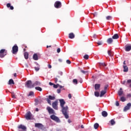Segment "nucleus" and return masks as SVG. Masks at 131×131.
<instances>
[{"instance_id": "1", "label": "nucleus", "mask_w": 131, "mask_h": 131, "mask_svg": "<svg viewBox=\"0 0 131 131\" xmlns=\"http://www.w3.org/2000/svg\"><path fill=\"white\" fill-rule=\"evenodd\" d=\"M61 112L63 114L65 118L68 119L69 118V115H68V106H62L61 107Z\"/></svg>"}, {"instance_id": "2", "label": "nucleus", "mask_w": 131, "mask_h": 131, "mask_svg": "<svg viewBox=\"0 0 131 131\" xmlns=\"http://www.w3.org/2000/svg\"><path fill=\"white\" fill-rule=\"evenodd\" d=\"M25 86H26V88H28V89H32L34 88L33 83H32V81H31V80L27 81L25 83Z\"/></svg>"}, {"instance_id": "3", "label": "nucleus", "mask_w": 131, "mask_h": 131, "mask_svg": "<svg viewBox=\"0 0 131 131\" xmlns=\"http://www.w3.org/2000/svg\"><path fill=\"white\" fill-rule=\"evenodd\" d=\"M7 51L6 49H1L0 50V58H5L7 56Z\"/></svg>"}, {"instance_id": "4", "label": "nucleus", "mask_w": 131, "mask_h": 131, "mask_svg": "<svg viewBox=\"0 0 131 131\" xmlns=\"http://www.w3.org/2000/svg\"><path fill=\"white\" fill-rule=\"evenodd\" d=\"M50 118L52 120H54V121H55L56 122H57L58 123L61 122L60 119L58 117L56 116L55 115H52L50 116Z\"/></svg>"}, {"instance_id": "5", "label": "nucleus", "mask_w": 131, "mask_h": 131, "mask_svg": "<svg viewBox=\"0 0 131 131\" xmlns=\"http://www.w3.org/2000/svg\"><path fill=\"white\" fill-rule=\"evenodd\" d=\"M18 46H17V45H15L12 47V54H14V55H16L17 53H18Z\"/></svg>"}, {"instance_id": "6", "label": "nucleus", "mask_w": 131, "mask_h": 131, "mask_svg": "<svg viewBox=\"0 0 131 131\" xmlns=\"http://www.w3.org/2000/svg\"><path fill=\"white\" fill-rule=\"evenodd\" d=\"M55 99H56L55 96H52L51 95H49L48 96V98L46 99V101H47L48 104H49V105H52V103L51 102V100H55Z\"/></svg>"}, {"instance_id": "7", "label": "nucleus", "mask_w": 131, "mask_h": 131, "mask_svg": "<svg viewBox=\"0 0 131 131\" xmlns=\"http://www.w3.org/2000/svg\"><path fill=\"white\" fill-rule=\"evenodd\" d=\"M32 117V114L30 112H28L26 114L25 118L27 120H30Z\"/></svg>"}, {"instance_id": "8", "label": "nucleus", "mask_w": 131, "mask_h": 131, "mask_svg": "<svg viewBox=\"0 0 131 131\" xmlns=\"http://www.w3.org/2000/svg\"><path fill=\"white\" fill-rule=\"evenodd\" d=\"M18 130L19 131H26L27 128L26 126H24V125L20 124L18 126Z\"/></svg>"}, {"instance_id": "9", "label": "nucleus", "mask_w": 131, "mask_h": 131, "mask_svg": "<svg viewBox=\"0 0 131 131\" xmlns=\"http://www.w3.org/2000/svg\"><path fill=\"white\" fill-rule=\"evenodd\" d=\"M54 7L56 9H59V8H61L62 7V4L60 1H56L54 4Z\"/></svg>"}, {"instance_id": "10", "label": "nucleus", "mask_w": 131, "mask_h": 131, "mask_svg": "<svg viewBox=\"0 0 131 131\" xmlns=\"http://www.w3.org/2000/svg\"><path fill=\"white\" fill-rule=\"evenodd\" d=\"M130 107H131V103H127L126 106H125L123 109L124 112H126L127 110H129L130 109Z\"/></svg>"}, {"instance_id": "11", "label": "nucleus", "mask_w": 131, "mask_h": 131, "mask_svg": "<svg viewBox=\"0 0 131 131\" xmlns=\"http://www.w3.org/2000/svg\"><path fill=\"white\" fill-rule=\"evenodd\" d=\"M47 110L50 114H55V111H54L53 108H51V107L47 106Z\"/></svg>"}, {"instance_id": "12", "label": "nucleus", "mask_w": 131, "mask_h": 131, "mask_svg": "<svg viewBox=\"0 0 131 131\" xmlns=\"http://www.w3.org/2000/svg\"><path fill=\"white\" fill-rule=\"evenodd\" d=\"M35 127H38V128H40V129H42L43 128V125L41 123H37L35 124Z\"/></svg>"}, {"instance_id": "13", "label": "nucleus", "mask_w": 131, "mask_h": 131, "mask_svg": "<svg viewBox=\"0 0 131 131\" xmlns=\"http://www.w3.org/2000/svg\"><path fill=\"white\" fill-rule=\"evenodd\" d=\"M129 83H131V79H129L127 81H123L122 82V84H124L126 86H128V85H129Z\"/></svg>"}, {"instance_id": "14", "label": "nucleus", "mask_w": 131, "mask_h": 131, "mask_svg": "<svg viewBox=\"0 0 131 131\" xmlns=\"http://www.w3.org/2000/svg\"><path fill=\"white\" fill-rule=\"evenodd\" d=\"M52 107L55 110H58V101H56L52 103Z\"/></svg>"}, {"instance_id": "15", "label": "nucleus", "mask_w": 131, "mask_h": 131, "mask_svg": "<svg viewBox=\"0 0 131 131\" xmlns=\"http://www.w3.org/2000/svg\"><path fill=\"white\" fill-rule=\"evenodd\" d=\"M63 75V73L60 72L59 73L58 75H57L56 77L55 78V83H57L58 82V78H60V76H62Z\"/></svg>"}, {"instance_id": "16", "label": "nucleus", "mask_w": 131, "mask_h": 131, "mask_svg": "<svg viewBox=\"0 0 131 131\" xmlns=\"http://www.w3.org/2000/svg\"><path fill=\"white\" fill-rule=\"evenodd\" d=\"M59 103L60 104V107H64V105L66 104V102H65V100L64 99H59Z\"/></svg>"}, {"instance_id": "17", "label": "nucleus", "mask_w": 131, "mask_h": 131, "mask_svg": "<svg viewBox=\"0 0 131 131\" xmlns=\"http://www.w3.org/2000/svg\"><path fill=\"white\" fill-rule=\"evenodd\" d=\"M131 50V45H126L125 47V51L126 52H129Z\"/></svg>"}, {"instance_id": "18", "label": "nucleus", "mask_w": 131, "mask_h": 131, "mask_svg": "<svg viewBox=\"0 0 131 131\" xmlns=\"http://www.w3.org/2000/svg\"><path fill=\"white\" fill-rule=\"evenodd\" d=\"M101 115L103 116V117H107V116H108V113L105 111H103L101 113Z\"/></svg>"}, {"instance_id": "19", "label": "nucleus", "mask_w": 131, "mask_h": 131, "mask_svg": "<svg viewBox=\"0 0 131 131\" xmlns=\"http://www.w3.org/2000/svg\"><path fill=\"white\" fill-rule=\"evenodd\" d=\"M69 38H71V39H73L75 37V35H74V33H70L69 34Z\"/></svg>"}, {"instance_id": "20", "label": "nucleus", "mask_w": 131, "mask_h": 131, "mask_svg": "<svg viewBox=\"0 0 131 131\" xmlns=\"http://www.w3.org/2000/svg\"><path fill=\"white\" fill-rule=\"evenodd\" d=\"M101 88V84H95V91H98V90H99Z\"/></svg>"}, {"instance_id": "21", "label": "nucleus", "mask_w": 131, "mask_h": 131, "mask_svg": "<svg viewBox=\"0 0 131 131\" xmlns=\"http://www.w3.org/2000/svg\"><path fill=\"white\" fill-rule=\"evenodd\" d=\"M33 60H35V61H37V60H38V56L37 55V54L35 53L33 55Z\"/></svg>"}, {"instance_id": "22", "label": "nucleus", "mask_w": 131, "mask_h": 131, "mask_svg": "<svg viewBox=\"0 0 131 131\" xmlns=\"http://www.w3.org/2000/svg\"><path fill=\"white\" fill-rule=\"evenodd\" d=\"M107 42L108 45H111L113 42V39L112 38H109L107 40Z\"/></svg>"}, {"instance_id": "23", "label": "nucleus", "mask_w": 131, "mask_h": 131, "mask_svg": "<svg viewBox=\"0 0 131 131\" xmlns=\"http://www.w3.org/2000/svg\"><path fill=\"white\" fill-rule=\"evenodd\" d=\"M106 93H107V91H105V90L101 91L100 92V97H103V96H104L105 94H106Z\"/></svg>"}, {"instance_id": "24", "label": "nucleus", "mask_w": 131, "mask_h": 131, "mask_svg": "<svg viewBox=\"0 0 131 131\" xmlns=\"http://www.w3.org/2000/svg\"><path fill=\"white\" fill-rule=\"evenodd\" d=\"M124 72H127L128 71V67L126 66H123Z\"/></svg>"}, {"instance_id": "25", "label": "nucleus", "mask_w": 131, "mask_h": 131, "mask_svg": "<svg viewBox=\"0 0 131 131\" xmlns=\"http://www.w3.org/2000/svg\"><path fill=\"white\" fill-rule=\"evenodd\" d=\"M119 96H122L123 94V91H122V88H120V90L118 92Z\"/></svg>"}, {"instance_id": "26", "label": "nucleus", "mask_w": 131, "mask_h": 131, "mask_svg": "<svg viewBox=\"0 0 131 131\" xmlns=\"http://www.w3.org/2000/svg\"><path fill=\"white\" fill-rule=\"evenodd\" d=\"M112 38L113 39H118V38H119V36L117 34H115L113 36Z\"/></svg>"}, {"instance_id": "27", "label": "nucleus", "mask_w": 131, "mask_h": 131, "mask_svg": "<svg viewBox=\"0 0 131 131\" xmlns=\"http://www.w3.org/2000/svg\"><path fill=\"white\" fill-rule=\"evenodd\" d=\"M29 56V54H28V52H25L24 57L26 60H27V59H28Z\"/></svg>"}, {"instance_id": "28", "label": "nucleus", "mask_w": 131, "mask_h": 131, "mask_svg": "<svg viewBox=\"0 0 131 131\" xmlns=\"http://www.w3.org/2000/svg\"><path fill=\"white\" fill-rule=\"evenodd\" d=\"M7 7L8 8H10V9L11 10H14V7L11 6V4H10V3H8V4H7Z\"/></svg>"}, {"instance_id": "29", "label": "nucleus", "mask_w": 131, "mask_h": 131, "mask_svg": "<svg viewBox=\"0 0 131 131\" xmlns=\"http://www.w3.org/2000/svg\"><path fill=\"white\" fill-rule=\"evenodd\" d=\"M8 84H15V82H14V80H13V79H10L9 80Z\"/></svg>"}, {"instance_id": "30", "label": "nucleus", "mask_w": 131, "mask_h": 131, "mask_svg": "<svg viewBox=\"0 0 131 131\" xmlns=\"http://www.w3.org/2000/svg\"><path fill=\"white\" fill-rule=\"evenodd\" d=\"M94 127L95 129H98V128L99 127V123H95L94 125Z\"/></svg>"}, {"instance_id": "31", "label": "nucleus", "mask_w": 131, "mask_h": 131, "mask_svg": "<svg viewBox=\"0 0 131 131\" xmlns=\"http://www.w3.org/2000/svg\"><path fill=\"white\" fill-rule=\"evenodd\" d=\"M107 53H108V55L110 57L113 56V53H112V52L111 51V50L108 51Z\"/></svg>"}, {"instance_id": "32", "label": "nucleus", "mask_w": 131, "mask_h": 131, "mask_svg": "<svg viewBox=\"0 0 131 131\" xmlns=\"http://www.w3.org/2000/svg\"><path fill=\"white\" fill-rule=\"evenodd\" d=\"M35 89L37 91H39V92H41V91H42V89H41V88H40L39 86L35 87Z\"/></svg>"}, {"instance_id": "33", "label": "nucleus", "mask_w": 131, "mask_h": 131, "mask_svg": "<svg viewBox=\"0 0 131 131\" xmlns=\"http://www.w3.org/2000/svg\"><path fill=\"white\" fill-rule=\"evenodd\" d=\"M120 101H121V102H125V101H126V99L124 97H121L120 98Z\"/></svg>"}, {"instance_id": "34", "label": "nucleus", "mask_w": 131, "mask_h": 131, "mask_svg": "<svg viewBox=\"0 0 131 131\" xmlns=\"http://www.w3.org/2000/svg\"><path fill=\"white\" fill-rule=\"evenodd\" d=\"M33 84L34 88V86H35L36 85H39L40 83L39 82L36 81L34 83H33Z\"/></svg>"}, {"instance_id": "35", "label": "nucleus", "mask_w": 131, "mask_h": 131, "mask_svg": "<svg viewBox=\"0 0 131 131\" xmlns=\"http://www.w3.org/2000/svg\"><path fill=\"white\" fill-rule=\"evenodd\" d=\"M109 86V85L108 84H106L105 86H104V90L103 91H105V92H107V89H108V87Z\"/></svg>"}, {"instance_id": "36", "label": "nucleus", "mask_w": 131, "mask_h": 131, "mask_svg": "<svg viewBox=\"0 0 131 131\" xmlns=\"http://www.w3.org/2000/svg\"><path fill=\"white\" fill-rule=\"evenodd\" d=\"M111 125H114V124H115V121H114L113 119H112L111 120Z\"/></svg>"}, {"instance_id": "37", "label": "nucleus", "mask_w": 131, "mask_h": 131, "mask_svg": "<svg viewBox=\"0 0 131 131\" xmlns=\"http://www.w3.org/2000/svg\"><path fill=\"white\" fill-rule=\"evenodd\" d=\"M84 59H85V60H88L89 56V55L88 54H85L84 56H83Z\"/></svg>"}, {"instance_id": "38", "label": "nucleus", "mask_w": 131, "mask_h": 131, "mask_svg": "<svg viewBox=\"0 0 131 131\" xmlns=\"http://www.w3.org/2000/svg\"><path fill=\"white\" fill-rule=\"evenodd\" d=\"M106 20H111L112 19V16H107L106 17Z\"/></svg>"}, {"instance_id": "39", "label": "nucleus", "mask_w": 131, "mask_h": 131, "mask_svg": "<svg viewBox=\"0 0 131 131\" xmlns=\"http://www.w3.org/2000/svg\"><path fill=\"white\" fill-rule=\"evenodd\" d=\"M94 94L95 97H99L100 96V93L98 92H95Z\"/></svg>"}, {"instance_id": "40", "label": "nucleus", "mask_w": 131, "mask_h": 131, "mask_svg": "<svg viewBox=\"0 0 131 131\" xmlns=\"http://www.w3.org/2000/svg\"><path fill=\"white\" fill-rule=\"evenodd\" d=\"M53 88L54 89H58V88H59V84H54Z\"/></svg>"}, {"instance_id": "41", "label": "nucleus", "mask_w": 131, "mask_h": 131, "mask_svg": "<svg viewBox=\"0 0 131 131\" xmlns=\"http://www.w3.org/2000/svg\"><path fill=\"white\" fill-rule=\"evenodd\" d=\"M73 83H74L75 84H77V82H78L77 79H73Z\"/></svg>"}, {"instance_id": "42", "label": "nucleus", "mask_w": 131, "mask_h": 131, "mask_svg": "<svg viewBox=\"0 0 131 131\" xmlns=\"http://www.w3.org/2000/svg\"><path fill=\"white\" fill-rule=\"evenodd\" d=\"M33 95H34V93H33V92L31 91V92L29 93V95H28V97H29V96H33Z\"/></svg>"}, {"instance_id": "43", "label": "nucleus", "mask_w": 131, "mask_h": 131, "mask_svg": "<svg viewBox=\"0 0 131 131\" xmlns=\"http://www.w3.org/2000/svg\"><path fill=\"white\" fill-rule=\"evenodd\" d=\"M38 102H39V101H38V99H35V105H38Z\"/></svg>"}, {"instance_id": "44", "label": "nucleus", "mask_w": 131, "mask_h": 131, "mask_svg": "<svg viewBox=\"0 0 131 131\" xmlns=\"http://www.w3.org/2000/svg\"><path fill=\"white\" fill-rule=\"evenodd\" d=\"M81 72L83 73V74H86V73H88V71H84L83 70H81Z\"/></svg>"}, {"instance_id": "45", "label": "nucleus", "mask_w": 131, "mask_h": 131, "mask_svg": "<svg viewBox=\"0 0 131 131\" xmlns=\"http://www.w3.org/2000/svg\"><path fill=\"white\" fill-rule=\"evenodd\" d=\"M93 15L94 17H97L98 16V13L97 12H94V13H93Z\"/></svg>"}, {"instance_id": "46", "label": "nucleus", "mask_w": 131, "mask_h": 131, "mask_svg": "<svg viewBox=\"0 0 131 131\" xmlns=\"http://www.w3.org/2000/svg\"><path fill=\"white\" fill-rule=\"evenodd\" d=\"M97 45H98V46H102V45H103V42H102V41H98V42H97Z\"/></svg>"}, {"instance_id": "47", "label": "nucleus", "mask_w": 131, "mask_h": 131, "mask_svg": "<svg viewBox=\"0 0 131 131\" xmlns=\"http://www.w3.org/2000/svg\"><path fill=\"white\" fill-rule=\"evenodd\" d=\"M12 97L13 99H16V96H15V94H14V93H12Z\"/></svg>"}, {"instance_id": "48", "label": "nucleus", "mask_w": 131, "mask_h": 131, "mask_svg": "<svg viewBox=\"0 0 131 131\" xmlns=\"http://www.w3.org/2000/svg\"><path fill=\"white\" fill-rule=\"evenodd\" d=\"M66 62L67 63V64H71V61L69 59L67 60Z\"/></svg>"}, {"instance_id": "49", "label": "nucleus", "mask_w": 131, "mask_h": 131, "mask_svg": "<svg viewBox=\"0 0 131 131\" xmlns=\"http://www.w3.org/2000/svg\"><path fill=\"white\" fill-rule=\"evenodd\" d=\"M35 70L36 71H38L39 70V67H35Z\"/></svg>"}, {"instance_id": "50", "label": "nucleus", "mask_w": 131, "mask_h": 131, "mask_svg": "<svg viewBox=\"0 0 131 131\" xmlns=\"http://www.w3.org/2000/svg\"><path fill=\"white\" fill-rule=\"evenodd\" d=\"M116 106H119V102L118 101L116 102Z\"/></svg>"}, {"instance_id": "51", "label": "nucleus", "mask_w": 131, "mask_h": 131, "mask_svg": "<svg viewBox=\"0 0 131 131\" xmlns=\"http://www.w3.org/2000/svg\"><path fill=\"white\" fill-rule=\"evenodd\" d=\"M68 98H69V99H71V98H72V95H71V94H69L68 95Z\"/></svg>"}, {"instance_id": "52", "label": "nucleus", "mask_w": 131, "mask_h": 131, "mask_svg": "<svg viewBox=\"0 0 131 131\" xmlns=\"http://www.w3.org/2000/svg\"><path fill=\"white\" fill-rule=\"evenodd\" d=\"M57 92L58 94H60V93H61V89H57Z\"/></svg>"}, {"instance_id": "53", "label": "nucleus", "mask_w": 131, "mask_h": 131, "mask_svg": "<svg viewBox=\"0 0 131 131\" xmlns=\"http://www.w3.org/2000/svg\"><path fill=\"white\" fill-rule=\"evenodd\" d=\"M57 53H60V52H61V49H60V48H58L57 50Z\"/></svg>"}, {"instance_id": "54", "label": "nucleus", "mask_w": 131, "mask_h": 131, "mask_svg": "<svg viewBox=\"0 0 131 131\" xmlns=\"http://www.w3.org/2000/svg\"><path fill=\"white\" fill-rule=\"evenodd\" d=\"M101 65H102V66H103V67H105L106 66V63H101Z\"/></svg>"}, {"instance_id": "55", "label": "nucleus", "mask_w": 131, "mask_h": 131, "mask_svg": "<svg viewBox=\"0 0 131 131\" xmlns=\"http://www.w3.org/2000/svg\"><path fill=\"white\" fill-rule=\"evenodd\" d=\"M58 87L60 88V89H62V88H64V86L60 85V84H59Z\"/></svg>"}, {"instance_id": "56", "label": "nucleus", "mask_w": 131, "mask_h": 131, "mask_svg": "<svg viewBox=\"0 0 131 131\" xmlns=\"http://www.w3.org/2000/svg\"><path fill=\"white\" fill-rule=\"evenodd\" d=\"M127 97H129V98H131V94H127Z\"/></svg>"}, {"instance_id": "57", "label": "nucleus", "mask_w": 131, "mask_h": 131, "mask_svg": "<svg viewBox=\"0 0 131 131\" xmlns=\"http://www.w3.org/2000/svg\"><path fill=\"white\" fill-rule=\"evenodd\" d=\"M48 68H49L50 69H51V68H52V66L51 64H49L48 65Z\"/></svg>"}, {"instance_id": "58", "label": "nucleus", "mask_w": 131, "mask_h": 131, "mask_svg": "<svg viewBox=\"0 0 131 131\" xmlns=\"http://www.w3.org/2000/svg\"><path fill=\"white\" fill-rule=\"evenodd\" d=\"M49 84H50V85H54V84L52 83V82H49Z\"/></svg>"}, {"instance_id": "59", "label": "nucleus", "mask_w": 131, "mask_h": 131, "mask_svg": "<svg viewBox=\"0 0 131 131\" xmlns=\"http://www.w3.org/2000/svg\"><path fill=\"white\" fill-rule=\"evenodd\" d=\"M68 122H69V123H71V120L70 119H69L68 120Z\"/></svg>"}, {"instance_id": "60", "label": "nucleus", "mask_w": 131, "mask_h": 131, "mask_svg": "<svg viewBox=\"0 0 131 131\" xmlns=\"http://www.w3.org/2000/svg\"><path fill=\"white\" fill-rule=\"evenodd\" d=\"M14 77H17V74L16 73H14Z\"/></svg>"}, {"instance_id": "61", "label": "nucleus", "mask_w": 131, "mask_h": 131, "mask_svg": "<svg viewBox=\"0 0 131 131\" xmlns=\"http://www.w3.org/2000/svg\"><path fill=\"white\" fill-rule=\"evenodd\" d=\"M81 128H84V126H83V125H82L81 126Z\"/></svg>"}, {"instance_id": "62", "label": "nucleus", "mask_w": 131, "mask_h": 131, "mask_svg": "<svg viewBox=\"0 0 131 131\" xmlns=\"http://www.w3.org/2000/svg\"><path fill=\"white\" fill-rule=\"evenodd\" d=\"M58 60L59 62H62V59H59Z\"/></svg>"}, {"instance_id": "63", "label": "nucleus", "mask_w": 131, "mask_h": 131, "mask_svg": "<svg viewBox=\"0 0 131 131\" xmlns=\"http://www.w3.org/2000/svg\"><path fill=\"white\" fill-rule=\"evenodd\" d=\"M126 64V63H125V61H124V62H123V64L125 66Z\"/></svg>"}, {"instance_id": "64", "label": "nucleus", "mask_w": 131, "mask_h": 131, "mask_svg": "<svg viewBox=\"0 0 131 131\" xmlns=\"http://www.w3.org/2000/svg\"><path fill=\"white\" fill-rule=\"evenodd\" d=\"M36 111L37 112H38V109L37 108H36Z\"/></svg>"}]
</instances>
